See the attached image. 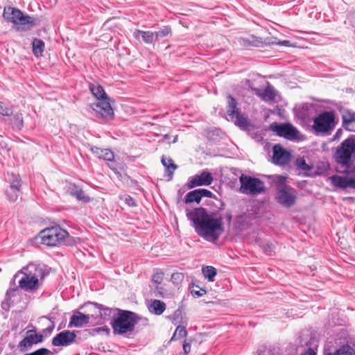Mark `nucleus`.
Segmentation results:
<instances>
[{"mask_svg": "<svg viewBox=\"0 0 355 355\" xmlns=\"http://www.w3.org/2000/svg\"><path fill=\"white\" fill-rule=\"evenodd\" d=\"M212 196L213 193L206 189H195L186 195L185 202L199 203L202 197L210 198L207 203L213 206V210L208 211L202 207L187 209V217L193 222L195 231L199 236L208 241L214 242L225 231L223 217L220 211L225 209V204L221 199Z\"/></svg>", "mask_w": 355, "mask_h": 355, "instance_id": "f257e3e1", "label": "nucleus"}, {"mask_svg": "<svg viewBox=\"0 0 355 355\" xmlns=\"http://www.w3.org/2000/svg\"><path fill=\"white\" fill-rule=\"evenodd\" d=\"M42 276V270L35 264H28L18 271L13 277V284L18 281L19 288L25 291L31 292L37 289L39 278Z\"/></svg>", "mask_w": 355, "mask_h": 355, "instance_id": "f03ea898", "label": "nucleus"}, {"mask_svg": "<svg viewBox=\"0 0 355 355\" xmlns=\"http://www.w3.org/2000/svg\"><path fill=\"white\" fill-rule=\"evenodd\" d=\"M335 162L345 168H349L355 161V136L343 141L333 153Z\"/></svg>", "mask_w": 355, "mask_h": 355, "instance_id": "7ed1b4c3", "label": "nucleus"}, {"mask_svg": "<svg viewBox=\"0 0 355 355\" xmlns=\"http://www.w3.org/2000/svg\"><path fill=\"white\" fill-rule=\"evenodd\" d=\"M89 89L92 94L99 100V102L92 105V110L96 112L98 117L105 119H111L114 116V111L110 103V98L103 87L99 85L92 84Z\"/></svg>", "mask_w": 355, "mask_h": 355, "instance_id": "20e7f679", "label": "nucleus"}, {"mask_svg": "<svg viewBox=\"0 0 355 355\" xmlns=\"http://www.w3.org/2000/svg\"><path fill=\"white\" fill-rule=\"evenodd\" d=\"M117 311L118 313L113 315L111 322L114 333L122 335L132 332L138 322L137 314L125 310L117 309Z\"/></svg>", "mask_w": 355, "mask_h": 355, "instance_id": "39448f33", "label": "nucleus"}, {"mask_svg": "<svg viewBox=\"0 0 355 355\" xmlns=\"http://www.w3.org/2000/svg\"><path fill=\"white\" fill-rule=\"evenodd\" d=\"M311 126L315 135H329L336 125L333 111H324L313 119Z\"/></svg>", "mask_w": 355, "mask_h": 355, "instance_id": "423d86ee", "label": "nucleus"}, {"mask_svg": "<svg viewBox=\"0 0 355 355\" xmlns=\"http://www.w3.org/2000/svg\"><path fill=\"white\" fill-rule=\"evenodd\" d=\"M225 218L229 225L232 222L234 229L243 230L244 229V209L243 202L241 200L232 202L230 208L225 212Z\"/></svg>", "mask_w": 355, "mask_h": 355, "instance_id": "0eeeda50", "label": "nucleus"}, {"mask_svg": "<svg viewBox=\"0 0 355 355\" xmlns=\"http://www.w3.org/2000/svg\"><path fill=\"white\" fill-rule=\"evenodd\" d=\"M42 242L48 246H55L64 243L69 233L60 227H51L40 232Z\"/></svg>", "mask_w": 355, "mask_h": 355, "instance_id": "6e6552de", "label": "nucleus"}, {"mask_svg": "<svg viewBox=\"0 0 355 355\" xmlns=\"http://www.w3.org/2000/svg\"><path fill=\"white\" fill-rule=\"evenodd\" d=\"M276 199L281 205L289 208L295 204L297 192L291 187L284 185L277 188Z\"/></svg>", "mask_w": 355, "mask_h": 355, "instance_id": "1a4fd4ad", "label": "nucleus"}, {"mask_svg": "<svg viewBox=\"0 0 355 355\" xmlns=\"http://www.w3.org/2000/svg\"><path fill=\"white\" fill-rule=\"evenodd\" d=\"M227 114L228 121L234 122L236 125L244 130V116L237 107L236 101L230 95L227 96Z\"/></svg>", "mask_w": 355, "mask_h": 355, "instance_id": "9d476101", "label": "nucleus"}, {"mask_svg": "<svg viewBox=\"0 0 355 355\" xmlns=\"http://www.w3.org/2000/svg\"><path fill=\"white\" fill-rule=\"evenodd\" d=\"M269 130L275 132L277 135L287 139H295L298 136V130L290 123L279 124L274 122L270 125Z\"/></svg>", "mask_w": 355, "mask_h": 355, "instance_id": "9b49d317", "label": "nucleus"}, {"mask_svg": "<svg viewBox=\"0 0 355 355\" xmlns=\"http://www.w3.org/2000/svg\"><path fill=\"white\" fill-rule=\"evenodd\" d=\"M10 188L6 191V195L10 201L15 202L17 200L21 193V181L18 175L8 174Z\"/></svg>", "mask_w": 355, "mask_h": 355, "instance_id": "f8f14e48", "label": "nucleus"}, {"mask_svg": "<svg viewBox=\"0 0 355 355\" xmlns=\"http://www.w3.org/2000/svg\"><path fill=\"white\" fill-rule=\"evenodd\" d=\"M92 153L98 159H102L107 162L109 168L116 172V166L114 162V154L112 151L107 148H101L96 146H92L90 148Z\"/></svg>", "mask_w": 355, "mask_h": 355, "instance_id": "ddd939ff", "label": "nucleus"}, {"mask_svg": "<svg viewBox=\"0 0 355 355\" xmlns=\"http://www.w3.org/2000/svg\"><path fill=\"white\" fill-rule=\"evenodd\" d=\"M213 180V176L211 173L203 171L200 174L190 178L187 185L189 189H193L199 186H208L212 183Z\"/></svg>", "mask_w": 355, "mask_h": 355, "instance_id": "4468645a", "label": "nucleus"}, {"mask_svg": "<svg viewBox=\"0 0 355 355\" xmlns=\"http://www.w3.org/2000/svg\"><path fill=\"white\" fill-rule=\"evenodd\" d=\"M266 190L265 184L257 178L245 175V194L258 195Z\"/></svg>", "mask_w": 355, "mask_h": 355, "instance_id": "2eb2a0df", "label": "nucleus"}, {"mask_svg": "<svg viewBox=\"0 0 355 355\" xmlns=\"http://www.w3.org/2000/svg\"><path fill=\"white\" fill-rule=\"evenodd\" d=\"M43 340V336L37 334L35 331L29 330L27 331L26 336L21 340L19 345L18 348L21 352H25L30 349L34 344H37Z\"/></svg>", "mask_w": 355, "mask_h": 355, "instance_id": "dca6fc26", "label": "nucleus"}, {"mask_svg": "<svg viewBox=\"0 0 355 355\" xmlns=\"http://www.w3.org/2000/svg\"><path fill=\"white\" fill-rule=\"evenodd\" d=\"M272 162L276 165H286L291 158V154L280 144H276L272 148Z\"/></svg>", "mask_w": 355, "mask_h": 355, "instance_id": "f3484780", "label": "nucleus"}, {"mask_svg": "<svg viewBox=\"0 0 355 355\" xmlns=\"http://www.w3.org/2000/svg\"><path fill=\"white\" fill-rule=\"evenodd\" d=\"M76 335L74 332L64 330L58 334L52 339L53 346H68L76 342Z\"/></svg>", "mask_w": 355, "mask_h": 355, "instance_id": "a211bd4d", "label": "nucleus"}, {"mask_svg": "<svg viewBox=\"0 0 355 355\" xmlns=\"http://www.w3.org/2000/svg\"><path fill=\"white\" fill-rule=\"evenodd\" d=\"M227 175L230 180L228 184L232 188H238L240 184L239 191L241 193H244V173L236 168H232Z\"/></svg>", "mask_w": 355, "mask_h": 355, "instance_id": "6ab92c4d", "label": "nucleus"}, {"mask_svg": "<svg viewBox=\"0 0 355 355\" xmlns=\"http://www.w3.org/2000/svg\"><path fill=\"white\" fill-rule=\"evenodd\" d=\"M91 318H94V315L89 314H83L79 311H77L71 317L70 321L68 324V327H81L84 325L87 324L89 322V320Z\"/></svg>", "mask_w": 355, "mask_h": 355, "instance_id": "aec40b11", "label": "nucleus"}, {"mask_svg": "<svg viewBox=\"0 0 355 355\" xmlns=\"http://www.w3.org/2000/svg\"><path fill=\"white\" fill-rule=\"evenodd\" d=\"M343 127L348 131L355 132V112L345 110L342 112Z\"/></svg>", "mask_w": 355, "mask_h": 355, "instance_id": "412c9836", "label": "nucleus"}, {"mask_svg": "<svg viewBox=\"0 0 355 355\" xmlns=\"http://www.w3.org/2000/svg\"><path fill=\"white\" fill-rule=\"evenodd\" d=\"M91 305H94L98 309V314H97V317H99V319L98 320L97 322H103L105 320H108L111 315L113 314L114 311H117V309L113 310L112 309H110L108 307H104L102 304H99L97 303H89Z\"/></svg>", "mask_w": 355, "mask_h": 355, "instance_id": "4be33fe9", "label": "nucleus"}, {"mask_svg": "<svg viewBox=\"0 0 355 355\" xmlns=\"http://www.w3.org/2000/svg\"><path fill=\"white\" fill-rule=\"evenodd\" d=\"M36 24L35 19L24 13L20 17L15 25L18 26V29L21 31H29Z\"/></svg>", "mask_w": 355, "mask_h": 355, "instance_id": "5701e85b", "label": "nucleus"}, {"mask_svg": "<svg viewBox=\"0 0 355 355\" xmlns=\"http://www.w3.org/2000/svg\"><path fill=\"white\" fill-rule=\"evenodd\" d=\"M67 192L79 201L88 202L90 200V198L85 194L83 189L75 184H70L68 187Z\"/></svg>", "mask_w": 355, "mask_h": 355, "instance_id": "b1692460", "label": "nucleus"}, {"mask_svg": "<svg viewBox=\"0 0 355 355\" xmlns=\"http://www.w3.org/2000/svg\"><path fill=\"white\" fill-rule=\"evenodd\" d=\"M133 36L137 40L141 38L147 44H152L155 42L154 32L150 31L135 30L133 32Z\"/></svg>", "mask_w": 355, "mask_h": 355, "instance_id": "393cba45", "label": "nucleus"}, {"mask_svg": "<svg viewBox=\"0 0 355 355\" xmlns=\"http://www.w3.org/2000/svg\"><path fill=\"white\" fill-rule=\"evenodd\" d=\"M323 355H355V349L349 345H343L334 352L324 350Z\"/></svg>", "mask_w": 355, "mask_h": 355, "instance_id": "a878e982", "label": "nucleus"}, {"mask_svg": "<svg viewBox=\"0 0 355 355\" xmlns=\"http://www.w3.org/2000/svg\"><path fill=\"white\" fill-rule=\"evenodd\" d=\"M166 304L159 300H153L148 306V310L151 313L160 315L166 310Z\"/></svg>", "mask_w": 355, "mask_h": 355, "instance_id": "bb28decb", "label": "nucleus"}, {"mask_svg": "<svg viewBox=\"0 0 355 355\" xmlns=\"http://www.w3.org/2000/svg\"><path fill=\"white\" fill-rule=\"evenodd\" d=\"M277 94V91L272 86L268 85L261 94V96L265 101L277 102L276 97Z\"/></svg>", "mask_w": 355, "mask_h": 355, "instance_id": "cd10ccee", "label": "nucleus"}, {"mask_svg": "<svg viewBox=\"0 0 355 355\" xmlns=\"http://www.w3.org/2000/svg\"><path fill=\"white\" fill-rule=\"evenodd\" d=\"M331 181L334 186L340 189L349 188V182L348 177H341L339 175H333L331 177Z\"/></svg>", "mask_w": 355, "mask_h": 355, "instance_id": "c85d7f7f", "label": "nucleus"}, {"mask_svg": "<svg viewBox=\"0 0 355 355\" xmlns=\"http://www.w3.org/2000/svg\"><path fill=\"white\" fill-rule=\"evenodd\" d=\"M162 163L166 168L168 175L171 178L174 171L177 168V166L173 163L171 158L164 156L162 158Z\"/></svg>", "mask_w": 355, "mask_h": 355, "instance_id": "c756f323", "label": "nucleus"}, {"mask_svg": "<svg viewBox=\"0 0 355 355\" xmlns=\"http://www.w3.org/2000/svg\"><path fill=\"white\" fill-rule=\"evenodd\" d=\"M6 13L10 14V16L8 17V20L15 25L23 14V12L19 9L10 7L8 8Z\"/></svg>", "mask_w": 355, "mask_h": 355, "instance_id": "7c9ffc66", "label": "nucleus"}, {"mask_svg": "<svg viewBox=\"0 0 355 355\" xmlns=\"http://www.w3.org/2000/svg\"><path fill=\"white\" fill-rule=\"evenodd\" d=\"M33 53L36 57L42 55L44 49V42L39 39H34L32 43Z\"/></svg>", "mask_w": 355, "mask_h": 355, "instance_id": "2f4dec72", "label": "nucleus"}, {"mask_svg": "<svg viewBox=\"0 0 355 355\" xmlns=\"http://www.w3.org/2000/svg\"><path fill=\"white\" fill-rule=\"evenodd\" d=\"M171 35V28L168 26L162 27L158 31L154 32L155 42Z\"/></svg>", "mask_w": 355, "mask_h": 355, "instance_id": "473e14b6", "label": "nucleus"}, {"mask_svg": "<svg viewBox=\"0 0 355 355\" xmlns=\"http://www.w3.org/2000/svg\"><path fill=\"white\" fill-rule=\"evenodd\" d=\"M202 272L204 277L208 279L209 282H214V277L217 274L216 269L211 266L202 267Z\"/></svg>", "mask_w": 355, "mask_h": 355, "instance_id": "72a5a7b5", "label": "nucleus"}, {"mask_svg": "<svg viewBox=\"0 0 355 355\" xmlns=\"http://www.w3.org/2000/svg\"><path fill=\"white\" fill-rule=\"evenodd\" d=\"M21 291L19 288H10L6 294L8 300H10L13 304L20 299Z\"/></svg>", "mask_w": 355, "mask_h": 355, "instance_id": "f704fd0d", "label": "nucleus"}, {"mask_svg": "<svg viewBox=\"0 0 355 355\" xmlns=\"http://www.w3.org/2000/svg\"><path fill=\"white\" fill-rule=\"evenodd\" d=\"M264 42L261 37H255L252 35L245 38V46H252L255 47H261Z\"/></svg>", "mask_w": 355, "mask_h": 355, "instance_id": "c9c22d12", "label": "nucleus"}, {"mask_svg": "<svg viewBox=\"0 0 355 355\" xmlns=\"http://www.w3.org/2000/svg\"><path fill=\"white\" fill-rule=\"evenodd\" d=\"M295 165L297 169L304 171H309L313 168V166L308 164L304 157H298L295 162Z\"/></svg>", "mask_w": 355, "mask_h": 355, "instance_id": "e433bc0d", "label": "nucleus"}, {"mask_svg": "<svg viewBox=\"0 0 355 355\" xmlns=\"http://www.w3.org/2000/svg\"><path fill=\"white\" fill-rule=\"evenodd\" d=\"M187 332L186 330V327L182 324H179L177 327V328L171 338V340H177V339L185 337L187 336Z\"/></svg>", "mask_w": 355, "mask_h": 355, "instance_id": "4c0bfd02", "label": "nucleus"}, {"mask_svg": "<svg viewBox=\"0 0 355 355\" xmlns=\"http://www.w3.org/2000/svg\"><path fill=\"white\" fill-rule=\"evenodd\" d=\"M168 318L174 324H183L182 311L180 309L175 311L173 315L168 316Z\"/></svg>", "mask_w": 355, "mask_h": 355, "instance_id": "58836bf2", "label": "nucleus"}, {"mask_svg": "<svg viewBox=\"0 0 355 355\" xmlns=\"http://www.w3.org/2000/svg\"><path fill=\"white\" fill-rule=\"evenodd\" d=\"M184 274L182 272H174L171 275V281L174 284L178 285L184 279Z\"/></svg>", "mask_w": 355, "mask_h": 355, "instance_id": "ea45409f", "label": "nucleus"}, {"mask_svg": "<svg viewBox=\"0 0 355 355\" xmlns=\"http://www.w3.org/2000/svg\"><path fill=\"white\" fill-rule=\"evenodd\" d=\"M52 352L46 348H40L33 352L24 355H51Z\"/></svg>", "mask_w": 355, "mask_h": 355, "instance_id": "a19ab883", "label": "nucleus"}, {"mask_svg": "<svg viewBox=\"0 0 355 355\" xmlns=\"http://www.w3.org/2000/svg\"><path fill=\"white\" fill-rule=\"evenodd\" d=\"M164 277L163 272H156L152 277V281L156 284H160L162 282Z\"/></svg>", "mask_w": 355, "mask_h": 355, "instance_id": "79ce46f5", "label": "nucleus"}, {"mask_svg": "<svg viewBox=\"0 0 355 355\" xmlns=\"http://www.w3.org/2000/svg\"><path fill=\"white\" fill-rule=\"evenodd\" d=\"M12 110L10 107L0 105V114L3 116H11Z\"/></svg>", "mask_w": 355, "mask_h": 355, "instance_id": "37998d69", "label": "nucleus"}, {"mask_svg": "<svg viewBox=\"0 0 355 355\" xmlns=\"http://www.w3.org/2000/svg\"><path fill=\"white\" fill-rule=\"evenodd\" d=\"M263 250L267 255H271L274 252L272 244L266 243L263 244Z\"/></svg>", "mask_w": 355, "mask_h": 355, "instance_id": "c03bdc74", "label": "nucleus"}, {"mask_svg": "<svg viewBox=\"0 0 355 355\" xmlns=\"http://www.w3.org/2000/svg\"><path fill=\"white\" fill-rule=\"evenodd\" d=\"M15 125L19 129L23 127V119L21 114H17L15 116Z\"/></svg>", "mask_w": 355, "mask_h": 355, "instance_id": "a18cd8bd", "label": "nucleus"}, {"mask_svg": "<svg viewBox=\"0 0 355 355\" xmlns=\"http://www.w3.org/2000/svg\"><path fill=\"white\" fill-rule=\"evenodd\" d=\"M12 304L13 303L10 300H8L7 297H6L5 300L2 302L1 307L3 309L7 311Z\"/></svg>", "mask_w": 355, "mask_h": 355, "instance_id": "49530a36", "label": "nucleus"}, {"mask_svg": "<svg viewBox=\"0 0 355 355\" xmlns=\"http://www.w3.org/2000/svg\"><path fill=\"white\" fill-rule=\"evenodd\" d=\"M301 355H317L316 349L312 347H309Z\"/></svg>", "mask_w": 355, "mask_h": 355, "instance_id": "de8ad7c7", "label": "nucleus"}, {"mask_svg": "<svg viewBox=\"0 0 355 355\" xmlns=\"http://www.w3.org/2000/svg\"><path fill=\"white\" fill-rule=\"evenodd\" d=\"M125 202L128 205H129L130 207H135L136 206V202H135V200L131 198L130 196H127L125 199Z\"/></svg>", "mask_w": 355, "mask_h": 355, "instance_id": "09e8293b", "label": "nucleus"}, {"mask_svg": "<svg viewBox=\"0 0 355 355\" xmlns=\"http://www.w3.org/2000/svg\"><path fill=\"white\" fill-rule=\"evenodd\" d=\"M272 44H277L280 46H290V41L288 40H279L278 42H273Z\"/></svg>", "mask_w": 355, "mask_h": 355, "instance_id": "8fccbe9b", "label": "nucleus"}, {"mask_svg": "<svg viewBox=\"0 0 355 355\" xmlns=\"http://www.w3.org/2000/svg\"><path fill=\"white\" fill-rule=\"evenodd\" d=\"M349 188L355 189V174L349 178Z\"/></svg>", "mask_w": 355, "mask_h": 355, "instance_id": "3c124183", "label": "nucleus"}, {"mask_svg": "<svg viewBox=\"0 0 355 355\" xmlns=\"http://www.w3.org/2000/svg\"><path fill=\"white\" fill-rule=\"evenodd\" d=\"M183 350L185 354H188L191 351V345L189 343H184Z\"/></svg>", "mask_w": 355, "mask_h": 355, "instance_id": "603ef678", "label": "nucleus"}, {"mask_svg": "<svg viewBox=\"0 0 355 355\" xmlns=\"http://www.w3.org/2000/svg\"><path fill=\"white\" fill-rule=\"evenodd\" d=\"M205 293H206V291L205 290H201V291H195L194 295L198 297H200V296L203 295Z\"/></svg>", "mask_w": 355, "mask_h": 355, "instance_id": "864d4df0", "label": "nucleus"}, {"mask_svg": "<svg viewBox=\"0 0 355 355\" xmlns=\"http://www.w3.org/2000/svg\"><path fill=\"white\" fill-rule=\"evenodd\" d=\"M341 132H342L341 129L338 130L336 133L334 135V138L335 139L338 138L340 137V135L341 134Z\"/></svg>", "mask_w": 355, "mask_h": 355, "instance_id": "5fc2aeb1", "label": "nucleus"}, {"mask_svg": "<svg viewBox=\"0 0 355 355\" xmlns=\"http://www.w3.org/2000/svg\"><path fill=\"white\" fill-rule=\"evenodd\" d=\"M53 329H54V324H53L51 327L47 328V330H49V331H51Z\"/></svg>", "mask_w": 355, "mask_h": 355, "instance_id": "6e6d98bb", "label": "nucleus"}, {"mask_svg": "<svg viewBox=\"0 0 355 355\" xmlns=\"http://www.w3.org/2000/svg\"><path fill=\"white\" fill-rule=\"evenodd\" d=\"M177 139H178V135H175L174 136V138H173V143H175L177 141Z\"/></svg>", "mask_w": 355, "mask_h": 355, "instance_id": "4d7b16f0", "label": "nucleus"}, {"mask_svg": "<svg viewBox=\"0 0 355 355\" xmlns=\"http://www.w3.org/2000/svg\"><path fill=\"white\" fill-rule=\"evenodd\" d=\"M164 137H165V139H169V135H165Z\"/></svg>", "mask_w": 355, "mask_h": 355, "instance_id": "13d9d810", "label": "nucleus"}, {"mask_svg": "<svg viewBox=\"0 0 355 355\" xmlns=\"http://www.w3.org/2000/svg\"><path fill=\"white\" fill-rule=\"evenodd\" d=\"M245 128H246V127H247V125H248V121H247V119H245Z\"/></svg>", "mask_w": 355, "mask_h": 355, "instance_id": "bf43d9fd", "label": "nucleus"}, {"mask_svg": "<svg viewBox=\"0 0 355 355\" xmlns=\"http://www.w3.org/2000/svg\"><path fill=\"white\" fill-rule=\"evenodd\" d=\"M250 83V81H249L248 80H246V79H245V85H246L247 83Z\"/></svg>", "mask_w": 355, "mask_h": 355, "instance_id": "052dcab7", "label": "nucleus"}]
</instances>
